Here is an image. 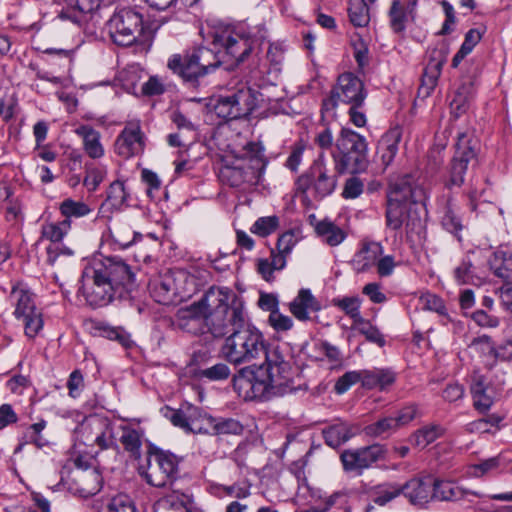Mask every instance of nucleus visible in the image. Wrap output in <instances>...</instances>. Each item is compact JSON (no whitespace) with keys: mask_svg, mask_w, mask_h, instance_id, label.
<instances>
[{"mask_svg":"<svg viewBox=\"0 0 512 512\" xmlns=\"http://www.w3.org/2000/svg\"><path fill=\"white\" fill-rule=\"evenodd\" d=\"M456 151L450 170L452 185L461 186L470 161L476 158L479 150V141L471 131L461 132L457 136Z\"/></svg>","mask_w":512,"mask_h":512,"instance_id":"obj_15","label":"nucleus"},{"mask_svg":"<svg viewBox=\"0 0 512 512\" xmlns=\"http://www.w3.org/2000/svg\"><path fill=\"white\" fill-rule=\"evenodd\" d=\"M240 308L241 322L231 325L227 330L229 334L222 347L223 358L233 365L250 363L253 360L263 356L267 350V345L262 333L254 327H245V314L242 302L235 294V300L229 303V312L234 308Z\"/></svg>","mask_w":512,"mask_h":512,"instance_id":"obj_4","label":"nucleus"},{"mask_svg":"<svg viewBox=\"0 0 512 512\" xmlns=\"http://www.w3.org/2000/svg\"><path fill=\"white\" fill-rule=\"evenodd\" d=\"M116 444L115 435L113 431V425L109 419H107V427L106 429H101L99 433V438L97 439L96 445L100 447V449H108L113 447Z\"/></svg>","mask_w":512,"mask_h":512,"instance_id":"obj_62","label":"nucleus"},{"mask_svg":"<svg viewBox=\"0 0 512 512\" xmlns=\"http://www.w3.org/2000/svg\"><path fill=\"white\" fill-rule=\"evenodd\" d=\"M108 29L111 39L119 46L142 42L145 33L143 16L132 8H122L108 21Z\"/></svg>","mask_w":512,"mask_h":512,"instance_id":"obj_10","label":"nucleus"},{"mask_svg":"<svg viewBox=\"0 0 512 512\" xmlns=\"http://www.w3.org/2000/svg\"><path fill=\"white\" fill-rule=\"evenodd\" d=\"M255 107L256 98L246 85L220 95L214 104L215 113L219 117L231 120L248 116Z\"/></svg>","mask_w":512,"mask_h":512,"instance_id":"obj_13","label":"nucleus"},{"mask_svg":"<svg viewBox=\"0 0 512 512\" xmlns=\"http://www.w3.org/2000/svg\"><path fill=\"white\" fill-rule=\"evenodd\" d=\"M402 494L401 484L395 482H384L371 489V497L374 503L384 506Z\"/></svg>","mask_w":512,"mask_h":512,"instance_id":"obj_34","label":"nucleus"},{"mask_svg":"<svg viewBox=\"0 0 512 512\" xmlns=\"http://www.w3.org/2000/svg\"><path fill=\"white\" fill-rule=\"evenodd\" d=\"M332 305L353 320V323L362 322V316L360 312L362 300L358 296H345L333 298L331 301Z\"/></svg>","mask_w":512,"mask_h":512,"instance_id":"obj_36","label":"nucleus"},{"mask_svg":"<svg viewBox=\"0 0 512 512\" xmlns=\"http://www.w3.org/2000/svg\"><path fill=\"white\" fill-rule=\"evenodd\" d=\"M387 449L384 445L375 443L370 446L345 450L341 454L344 470L361 474L375 463L385 460Z\"/></svg>","mask_w":512,"mask_h":512,"instance_id":"obj_16","label":"nucleus"},{"mask_svg":"<svg viewBox=\"0 0 512 512\" xmlns=\"http://www.w3.org/2000/svg\"><path fill=\"white\" fill-rule=\"evenodd\" d=\"M454 278L459 285L474 282V267L469 257L463 258L461 263L454 269Z\"/></svg>","mask_w":512,"mask_h":512,"instance_id":"obj_45","label":"nucleus"},{"mask_svg":"<svg viewBox=\"0 0 512 512\" xmlns=\"http://www.w3.org/2000/svg\"><path fill=\"white\" fill-rule=\"evenodd\" d=\"M315 231L322 242L332 247L338 246L346 238L345 231L327 219L317 223Z\"/></svg>","mask_w":512,"mask_h":512,"instance_id":"obj_33","label":"nucleus"},{"mask_svg":"<svg viewBox=\"0 0 512 512\" xmlns=\"http://www.w3.org/2000/svg\"><path fill=\"white\" fill-rule=\"evenodd\" d=\"M432 476L415 477L401 484L402 494L415 506H424L432 500Z\"/></svg>","mask_w":512,"mask_h":512,"instance_id":"obj_20","label":"nucleus"},{"mask_svg":"<svg viewBox=\"0 0 512 512\" xmlns=\"http://www.w3.org/2000/svg\"><path fill=\"white\" fill-rule=\"evenodd\" d=\"M111 236L120 248L125 249L132 245L137 236H140L137 232L133 231L132 228L127 224H121L115 226L111 230Z\"/></svg>","mask_w":512,"mask_h":512,"instance_id":"obj_44","label":"nucleus"},{"mask_svg":"<svg viewBox=\"0 0 512 512\" xmlns=\"http://www.w3.org/2000/svg\"><path fill=\"white\" fill-rule=\"evenodd\" d=\"M449 52V44L445 41L437 43L435 47L428 50V62L422 76L420 93L427 96L435 88Z\"/></svg>","mask_w":512,"mask_h":512,"instance_id":"obj_17","label":"nucleus"},{"mask_svg":"<svg viewBox=\"0 0 512 512\" xmlns=\"http://www.w3.org/2000/svg\"><path fill=\"white\" fill-rule=\"evenodd\" d=\"M425 200V189L414 176L406 175L392 183L388 192L387 226L393 230L400 229L404 223L411 230L420 227L418 208L425 205Z\"/></svg>","mask_w":512,"mask_h":512,"instance_id":"obj_3","label":"nucleus"},{"mask_svg":"<svg viewBox=\"0 0 512 512\" xmlns=\"http://www.w3.org/2000/svg\"><path fill=\"white\" fill-rule=\"evenodd\" d=\"M244 150L243 157L224 160L218 174L223 184L234 188L241 187L254 176L255 166L262 164L263 147L259 143L249 142Z\"/></svg>","mask_w":512,"mask_h":512,"instance_id":"obj_8","label":"nucleus"},{"mask_svg":"<svg viewBox=\"0 0 512 512\" xmlns=\"http://www.w3.org/2000/svg\"><path fill=\"white\" fill-rule=\"evenodd\" d=\"M321 305L309 289L302 288L297 296L289 303L292 315L300 320L307 321L311 313L320 311Z\"/></svg>","mask_w":512,"mask_h":512,"instance_id":"obj_21","label":"nucleus"},{"mask_svg":"<svg viewBox=\"0 0 512 512\" xmlns=\"http://www.w3.org/2000/svg\"><path fill=\"white\" fill-rule=\"evenodd\" d=\"M348 15L355 27H365L370 22L369 8L365 0H349Z\"/></svg>","mask_w":512,"mask_h":512,"instance_id":"obj_38","label":"nucleus"},{"mask_svg":"<svg viewBox=\"0 0 512 512\" xmlns=\"http://www.w3.org/2000/svg\"><path fill=\"white\" fill-rule=\"evenodd\" d=\"M108 512H137V510L127 495H118L111 500Z\"/></svg>","mask_w":512,"mask_h":512,"instance_id":"obj_57","label":"nucleus"},{"mask_svg":"<svg viewBox=\"0 0 512 512\" xmlns=\"http://www.w3.org/2000/svg\"><path fill=\"white\" fill-rule=\"evenodd\" d=\"M101 335L110 340L118 341L122 346H129L131 340L129 334L126 333L122 328L112 327L109 325H101L99 327Z\"/></svg>","mask_w":512,"mask_h":512,"instance_id":"obj_52","label":"nucleus"},{"mask_svg":"<svg viewBox=\"0 0 512 512\" xmlns=\"http://www.w3.org/2000/svg\"><path fill=\"white\" fill-rule=\"evenodd\" d=\"M472 353L477 354L483 358L484 365L491 369L496 363L498 353L490 339V337L483 335L474 338L469 345Z\"/></svg>","mask_w":512,"mask_h":512,"instance_id":"obj_29","label":"nucleus"},{"mask_svg":"<svg viewBox=\"0 0 512 512\" xmlns=\"http://www.w3.org/2000/svg\"><path fill=\"white\" fill-rule=\"evenodd\" d=\"M402 139V129L395 126L389 129L380 139L378 144V153L384 167H388L394 160L399 143Z\"/></svg>","mask_w":512,"mask_h":512,"instance_id":"obj_24","label":"nucleus"},{"mask_svg":"<svg viewBox=\"0 0 512 512\" xmlns=\"http://www.w3.org/2000/svg\"><path fill=\"white\" fill-rule=\"evenodd\" d=\"M471 393L474 400V406L479 411H487L493 404L494 391L485 383L481 375H475L471 384Z\"/></svg>","mask_w":512,"mask_h":512,"instance_id":"obj_27","label":"nucleus"},{"mask_svg":"<svg viewBox=\"0 0 512 512\" xmlns=\"http://www.w3.org/2000/svg\"><path fill=\"white\" fill-rule=\"evenodd\" d=\"M74 481L77 492L81 497L88 498L96 495L102 488L103 479L96 468L74 471Z\"/></svg>","mask_w":512,"mask_h":512,"instance_id":"obj_23","label":"nucleus"},{"mask_svg":"<svg viewBox=\"0 0 512 512\" xmlns=\"http://www.w3.org/2000/svg\"><path fill=\"white\" fill-rule=\"evenodd\" d=\"M363 191V182L357 177L349 178L342 192V195L346 199H354L358 197Z\"/></svg>","mask_w":512,"mask_h":512,"instance_id":"obj_63","label":"nucleus"},{"mask_svg":"<svg viewBox=\"0 0 512 512\" xmlns=\"http://www.w3.org/2000/svg\"><path fill=\"white\" fill-rule=\"evenodd\" d=\"M467 492L451 481L434 479L432 487V500L457 501L462 499Z\"/></svg>","mask_w":512,"mask_h":512,"instance_id":"obj_30","label":"nucleus"},{"mask_svg":"<svg viewBox=\"0 0 512 512\" xmlns=\"http://www.w3.org/2000/svg\"><path fill=\"white\" fill-rule=\"evenodd\" d=\"M212 45L223 61L243 62L251 53L254 40L241 27L224 26L214 30Z\"/></svg>","mask_w":512,"mask_h":512,"instance_id":"obj_7","label":"nucleus"},{"mask_svg":"<svg viewBox=\"0 0 512 512\" xmlns=\"http://www.w3.org/2000/svg\"><path fill=\"white\" fill-rule=\"evenodd\" d=\"M60 211L66 218H80L90 214L92 212V208L83 201H76L71 198H67L60 204Z\"/></svg>","mask_w":512,"mask_h":512,"instance_id":"obj_41","label":"nucleus"},{"mask_svg":"<svg viewBox=\"0 0 512 512\" xmlns=\"http://www.w3.org/2000/svg\"><path fill=\"white\" fill-rule=\"evenodd\" d=\"M359 381L363 383V372L349 371L336 381L334 389L337 394H343Z\"/></svg>","mask_w":512,"mask_h":512,"instance_id":"obj_51","label":"nucleus"},{"mask_svg":"<svg viewBox=\"0 0 512 512\" xmlns=\"http://www.w3.org/2000/svg\"><path fill=\"white\" fill-rule=\"evenodd\" d=\"M178 463L174 454L158 448L151 449L147 456L146 481L155 487L171 485L178 475Z\"/></svg>","mask_w":512,"mask_h":512,"instance_id":"obj_12","label":"nucleus"},{"mask_svg":"<svg viewBox=\"0 0 512 512\" xmlns=\"http://www.w3.org/2000/svg\"><path fill=\"white\" fill-rule=\"evenodd\" d=\"M323 435L327 445L337 448L348 441L353 436V432L348 424L340 422L324 429Z\"/></svg>","mask_w":512,"mask_h":512,"instance_id":"obj_35","label":"nucleus"},{"mask_svg":"<svg viewBox=\"0 0 512 512\" xmlns=\"http://www.w3.org/2000/svg\"><path fill=\"white\" fill-rule=\"evenodd\" d=\"M279 225V218L276 216L261 217L255 221L251 231L259 236L265 237L274 232Z\"/></svg>","mask_w":512,"mask_h":512,"instance_id":"obj_47","label":"nucleus"},{"mask_svg":"<svg viewBox=\"0 0 512 512\" xmlns=\"http://www.w3.org/2000/svg\"><path fill=\"white\" fill-rule=\"evenodd\" d=\"M365 98L363 82L352 73H344L339 76L331 96L323 101V108L334 109L339 102L350 106H361Z\"/></svg>","mask_w":512,"mask_h":512,"instance_id":"obj_14","label":"nucleus"},{"mask_svg":"<svg viewBox=\"0 0 512 512\" xmlns=\"http://www.w3.org/2000/svg\"><path fill=\"white\" fill-rule=\"evenodd\" d=\"M381 253V246L378 243L365 244L353 259V265L357 272H366L376 264Z\"/></svg>","mask_w":512,"mask_h":512,"instance_id":"obj_31","label":"nucleus"},{"mask_svg":"<svg viewBox=\"0 0 512 512\" xmlns=\"http://www.w3.org/2000/svg\"><path fill=\"white\" fill-rule=\"evenodd\" d=\"M265 362L259 367L266 378L262 380L267 392L283 396L295 391L292 381L291 366L278 349L266 350Z\"/></svg>","mask_w":512,"mask_h":512,"instance_id":"obj_9","label":"nucleus"},{"mask_svg":"<svg viewBox=\"0 0 512 512\" xmlns=\"http://www.w3.org/2000/svg\"><path fill=\"white\" fill-rule=\"evenodd\" d=\"M443 227L450 233L457 235L462 230V224L455 211L448 208L442 218Z\"/></svg>","mask_w":512,"mask_h":512,"instance_id":"obj_60","label":"nucleus"},{"mask_svg":"<svg viewBox=\"0 0 512 512\" xmlns=\"http://www.w3.org/2000/svg\"><path fill=\"white\" fill-rule=\"evenodd\" d=\"M354 326L368 341L376 343L380 347L384 346L385 339L383 335L375 326L371 325L370 322L362 318V322H357Z\"/></svg>","mask_w":512,"mask_h":512,"instance_id":"obj_48","label":"nucleus"},{"mask_svg":"<svg viewBox=\"0 0 512 512\" xmlns=\"http://www.w3.org/2000/svg\"><path fill=\"white\" fill-rule=\"evenodd\" d=\"M75 133L82 139L83 149L90 158L98 159L104 155L101 135L97 130L89 125H81L75 129Z\"/></svg>","mask_w":512,"mask_h":512,"instance_id":"obj_26","label":"nucleus"},{"mask_svg":"<svg viewBox=\"0 0 512 512\" xmlns=\"http://www.w3.org/2000/svg\"><path fill=\"white\" fill-rule=\"evenodd\" d=\"M219 63V57L211 49L201 47L184 59L179 55L172 56L168 61V67L184 80L195 81L208 74Z\"/></svg>","mask_w":512,"mask_h":512,"instance_id":"obj_11","label":"nucleus"},{"mask_svg":"<svg viewBox=\"0 0 512 512\" xmlns=\"http://www.w3.org/2000/svg\"><path fill=\"white\" fill-rule=\"evenodd\" d=\"M107 171L105 167H94L87 171V174L84 178V185L90 190L94 191L99 186V184L106 177Z\"/></svg>","mask_w":512,"mask_h":512,"instance_id":"obj_56","label":"nucleus"},{"mask_svg":"<svg viewBox=\"0 0 512 512\" xmlns=\"http://www.w3.org/2000/svg\"><path fill=\"white\" fill-rule=\"evenodd\" d=\"M336 153L333 154L338 173H359L368 166L367 142L360 134L349 128H342L336 139Z\"/></svg>","mask_w":512,"mask_h":512,"instance_id":"obj_5","label":"nucleus"},{"mask_svg":"<svg viewBox=\"0 0 512 512\" xmlns=\"http://www.w3.org/2000/svg\"><path fill=\"white\" fill-rule=\"evenodd\" d=\"M41 234L43 238L50 240L51 244H58L64 236V231L60 225L50 223L43 225Z\"/></svg>","mask_w":512,"mask_h":512,"instance_id":"obj_64","label":"nucleus"},{"mask_svg":"<svg viewBox=\"0 0 512 512\" xmlns=\"http://www.w3.org/2000/svg\"><path fill=\"white\" fill-rule=\"evenodd\" d=\"M396 422L392 419V417H386L383 419L378 420L375 423H372L370 425H367L364 428V433L373 438H379V437H387L391 433L395 432L397 430V427L395 425Z\"/></svg>","mask_w":512,"mask_h":512,"instance_id":"obj_42","label":"nucleus"},{"mask_svg":"<svg viewBox=\"0 0 512 512\" xmlns=\"http://www.w3.org/2000/svg\"><path fill=\"white\" fill-rule=\"evenodd\" d=\"M144 150V134L138 121L128 122L115 142L116 153L123 158H130Z\"/></svg>","mask_w":512,"mask_h":512,"instance_id":"obj_18","label":"nucleus"},{"mask_svg":"<svg viewBox=\"0 0 512 512\" xmlns=\"http://www.w3.org/2000/svg\"><path fill=\"white\" fill-rule=\"evenodd\" d=\"M62 6L59 11L61 19H68L80 24L86 17L97 10L101 4L108 5L114 0H56Z\"/></svg>","mask_w":512,"mask_h":512,"instance_id":"obj_19","label":"nucleus"},{"mask_svg":"<svg viewBox=\"0 0 512 512\" xmlns=\"http://www.w3.org/2000/svg\"><path fill=\"white\" fill-rule=\"evenodd\" d=\"M419 300L423 309L434 311L440 315L446 314V307L443 300L437 295L427 292L424 293Z\"/></svg>","mask_w":512,"mask_h":512,"instance_id":"obj_53","label":"nucleus"},{"mask_svg":"<svg viewBox=\"0 0 512 512\" xmlns=\"http://www.w3.org/2000/svg\"><path fill=\"white\" fill-rule=\"evenodd\" d=\"M13 302H15L14 315L18 319L25 322V333L28 337L30 334V324L32 322V294L29 290L13 288L10 294Z\"/></svg>","mask_w":512,"mask_h":512,"instance_id":"obj_25","label":"nucleus"},{"mask_svg":"<svg viewBox=\"0 0 512 512\" xmlns=\"http://www.w3.org/2000/svg\"><path fill=\"white\" fill-rule=\"evenodd\" d=\"M148 288L157 303L167 305L178 297L190 295L195 289V280L183 269L167 270L151 279Z\"/></svg>","mask_w":512,"mask_h":512,"instance_id":"obj_6","label":"nucleus"},{"mask_svg":"<svg viewBox=\"0 0 512 512\" xmlns=\"http://www.w3.org/2000/svg\"><path fill=\"white\" fill-rule=\"evenodd\" d=\"M311 173L316 177L314 189L319 197H325L333 192L336 181L333 177L328 176L322 155L315 161Z\"/></svg>","mask_w":512,"mask_h":512,"instance_id":"obj_28","label":"nucleus"},{"mask_svg":"<svg viewBox=\"0 0 512 512\" xmlns=\"http://www.w3.org/2000/svg\"><path fill=\"white\" fill-rule=\"evenodd\" d=\"M107 418L92 416L82 426L83 436L89 445L96 444L101 429H106Z\"/></svg>","mask_w":512,"mask_h":512,"instance_id":"obj_40","label":"nucleus"},{"mask_svg":"<svg viewBox=\"0 0 512 512\" xmlns=\"http://www.w3.org/2000/svg\"><path fill=\"white\" fill-rule=\"evenodd\" d=\"M30 386L29 376L14 375L6 382V388L13 394L21 395Z\"/></svg>","mask_w":512,"mask_h":512,"instance_id":"obj_61","label":"nucleus"},{"mask_svg":"<svg viewBox=\"0 0 512 512\" xmlns=\"http://www.w3.org/2000/svg\"><path fill=\"white\" fill-rule=\"evenodd\" d=\"M22 178V173L18 168L10 165L3 164L0 165V184L1 185H11L13 182H20Z\"/></svg>","mask_w":512,"mask_h":512,"instance_id":"obj_59","label":"nucleus"},{"mask_svg":"<svg viewBox=\"0 0 512 512\" xmlns=\"http://www.w3.org/2000/svg\"><path fill=\"white\" fill-rule=\"evenodd\" d=\"M120 441L126 451H128L135 459L140 457L141 450V434L128 426L122 427Z\"/></svg>","mask_w":512,"mask_h":512,"instance_id":"obj_39","label":"nucleus"},{"mask_svg":"<svg viewBox=\"0 0 512 512\" xmlns=\"http://www.w3.org/2000/svg\"><path fill=\"white\" fill-rule=\"evenodd\" d=\"M233 300L235 293L230 288L212 286L198 302L179 310L177 325L186 332L198 334L204 324L214 337H224L231 325L241 322L240 308L235 307L229 314V303Z\"/></svg>","mask_w":512,"mask_h":512,"instance_id":"obj_2","label":"nucleus"},{"mask_svg":"<svg viewBox=\"0 0 512 512\" xmlns=\"http://www.w3.org/2000/svg\"><path fill=\"white\" fill-rule=\"evenodd\" d=\"M443 433L444 429L440 425H427L412 434L409 440L413 446L423 449L442 436Z\"/></svg>","mask_w":512,"mask_h":512,"instance_id":"obj_37","label":"nucleus"},{"mask_svg":"<svg viewBox=\"0 0 512 512\" xmlns=\"http://www.w3.org/2000/svg\"><path fill=\"white\" fill-rule=\"evenodd\" d=\"M204 413L200 408L188 405L180 410H170V415H166L174 426L180 427L185 431L205 430L198 425V421L204 417Z\"/></svg>","mask_w":512,"mask_h":512,"instance_id":"obj_22","label":"nucleus"},{"mask_svg":"<svg viewBox=\"0 0 512 512\" xmlns=\"http://www.w3.org/2000/svg\"><path fill=\"white\" fill-rule=\"evenodd\" d=\"M230 368L225 363H217L200 371V376L212 381L225 380L230 376Z\"/></svg>","mask_w":512,"mask_h":512,"instance_id":"obj_54","label":"nucleus"},{"mask_svg":"<svg viewBox=\"0 0 512 512\" xmlns=\"http://www.w3.org/2000/svg\"><path fill=\"white\" fill-rule=\"evenodd\" d=\"M124 184L119 181L113 182L107 191L106 202L114 209H120L126 201Z\"/></svg>","mask_w":512,"mask_h":512,"instance_id":"obj_46","label":"nucleus"},{"mask_svg":"<svg viewBox=\"0 0 512 512\" xmlns=\"http://www.w3.org/2000/svg\"><path fill=\"white\" fill-rule=\"evenodd\" d=\"M47 261L51 265H62L65 259H71L74 252L66 247H60L59 244H50L47 247Z\"/></svg>","mask_w":512,"mask_h":512,"instance_id":"obj_49","label":"nucleus"},{"mask_svg":"<svg viewBox=\"0 0 512 512\" xmlns=\"http://www.w3.org/2000/svg\"><path fill=\"white\" fill-rule=\"evenodd\" d=\"M215 429L213 430V435L218 434H234L239 435L243 432L242 424L232 418L222 419L217 421L215 419L214 422Z\"/></svg>","mask_w":512,"mask_h":512,"instance_id":"obj_50","label":"nucleus"},{"mask_svg":"<svg viewBox=\"0 0 512 512\" xmlns=\"http://www.w3.org/2000/svg\"><path fill=\"white\" fill-rule=\"evenodd\" d=\"M131 267L117 257L94 258L83 270L81 292L92 307L125 298L135 288Z\"/></svg>","mask_w":512,"mask_h":512,"instance_id":"obj_1","label":"nucleus"},{"mask_svg":"<svg viewBox=\"0 0 512 512\" xmlns=\"http://www.w3.org/2000/svg\"><path fill=\"white\" fill-rule=\"evenodd\" d=\"M495 274L505 281L504 285L512 286V254L503 253L501 264L495 267Z\"/></svg>","mask_w":512,"mask_h":512,"instance_id":"obj_58","label":"nucleus"},{"mask_svg":"<svg viewBox=\"0 0 512 512\" xmlns=\"http://www.w3.org/2000/svg\"><path fill=\"white\" fill-rule=\"evenodd\" d=\"M408 16L401 1L393 0L389 10V18L390 26L394 32H401L405 29Z\"/></svg>","mask_w":512,"mask_h":512,"instance_id":"obj_43","label":"nucleus"},{"mask_svg":"<svg viewBox=\"0 0 512 512\" xmlns=\"http://www.w3.org/2000/svg\"><path fill=\"white\" fill-rule=\"evenodd\" d=\"M363 387L372 389L379 387L381 390L392 385L395 381V373L390 369L374 368L372 370H364Z\"/></svg>","mask_w":512,"mask_h":512,"instance_id":"obj_32","label":"nucleus"},{"mask_svg":"<svg viewBox=\"0 0 512 512\" xmlns=\"http://www.w3.org/2000/svg\"><path fill=\"white\" fill-rule=\"evenodd\" d=\"M268 322L270 326L277 332H285L293 327V320L291 317L282 314L280 311H274L269 315Z\"/></svg>","mask_w":512,"mask_h":512,"instance_id":"obj_55","label":"nucleus"}]
</instances>
